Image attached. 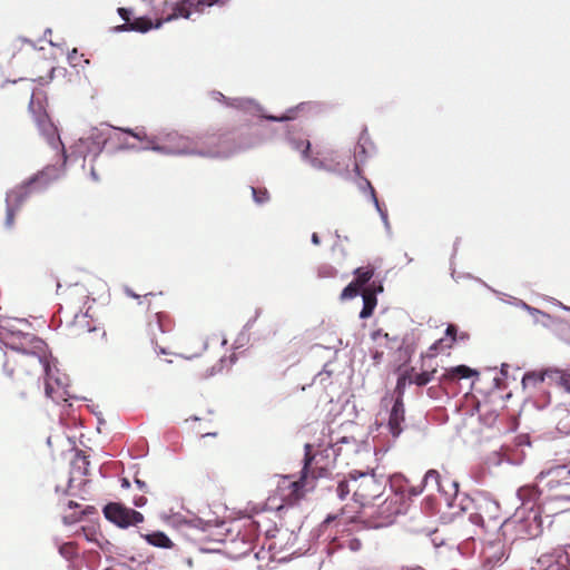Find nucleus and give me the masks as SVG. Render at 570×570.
<instances>
[{
  "mask_svg": "<svg viewBox=\"0 0 570 570\" xmlns=\"http://www.w3.org/2000/svg\"><path fill=\"white\" fill-rule=\"evenodd\" d=\"M380 217L382 219V223H383V225L385 227V230H386L387 235L391 236L392 233H391V225H390V222H389L387 213H381Z\"/></svg>",
  "mask_w": 570,
  "mask_h": 570,
  "instance_id": "680f3d73",
  "label": "nucleus"
},
{
  "mask_svg": "<svg viewBox=\"0 0 570 570\" xmlns=\"http://www.w3.org/2000/svg\"><path fill=\"white\" fill-rule=\"evenodd\" d=\"M134 482L135 484L137 485V488L140 490V491H144V492H147L148 491V485L145 481L140 480L139 478H137V475H135L134 478Z\"/></svg>",
  "mask_w": 570,
  "mask_h": 570,
  "instance_id": "69168bd1",
  "label": "nucleus"
},
{
  "mask_svg": "<svg viewBox=\"0 0 570 570\" xmlns=\"http://www.w3.org/2000/svg\"><path fill=\"white\" fill-rule=\"evenodd\" d=\"M412 372H414V368H410L401 373L396 381V386L393 392V400H401L403 401L405 389L409 384H413L412 382Z\"/></svg>",
  "mask_w": 570,
  "mask_h": 570,
  "instance_id": "bb28decb",
  "label": "nucleus"
},
{
  "mask_svg": "<svg viewBox=\"0 0 570 570\" xmlns=\"http://www.w3.org/2000/svg\"><path fill=\"white\" fill-rule=\"evenodd\" d=\"M350 481L353 483V497L362 505L374 504L384 493L390 479L374 470L360 471L353 470L348 473Z\"/></svg>",
  "mask_w": 570,
  "mask_h": 570,
  "instance_id": "20e7f679",
  "label": "nucleus"
},
{
  "mask_svg": "<svg viewBox=\"0 0 570 570\" xmlns=\"http://www.w3.org/2000/svg\"><path fill=\"white\" fill-rule=\"evenodd\" d=\"M371 336H372V340H374V341H376L379 337H384L386 340L390 338L389 333H384L383 330H381V328L372 332Z\"/></svg>",
  "mask_w": 570,
  "mask_h": 570,
  "instance_id": "338daca9",
  "label": "nucleus"
},
{
  "mask_svg": "<svg viewBox=\"0 0 570 570\" xmlns=\"http://www.w3.org/2000/svg\"><path fill=\"white\" fill-rule=\"evenodd\" d=\"M286 140L294 150L301 153L302 159L306 160L308 158L311 142L304 132L297 130L295 126H292L287 129Z\"/></svg>",
  "mask_w": 570,
  "mask_h": 570,
  "instance_id": "6ab92c4d",
  "label": "nucleus"
},
{
  "mask_svg": "<svg viewBox=\"0 0 570 570\" xmlns=\"http://www.w3.org/2000/svg\"><path fill=\"white\" fill-rule=\"evenodd\" d=\"M58 552L63 559L68 561L75 559L78 554L77 547L73 542H65L59 544Z\"/></svg>",
  "mask_w": 570,
  "mask_h": 570,
  "instance_id": "c9c22d12",
  "label": "nucleus"
},
{
  "mask_svg": "<svg viewBox=\"0 0 570 570\" xmlns=\"http://www.w3.org/2000/svg\"><path fill=\"white\" fill-rule=\"evenodd\" d=\"M304 449H305V455H304V460H303L304 464H303V468L301 471L299 481H303L307 476L309 466L314 460V456L311 454L312 445L307 443V444H305Z\"/></svg>",
  "mask_w": 570,
  "mask_h": 570,
  "instance_id": "4c0bfd02",
  "label": "nucleus"
},
{
  "mask_svg": "<svg viewBox=\"0 0 570 570\" xmlns=\"http://www.w3.org/2000/svg\"><path fill=\"white\" fill-rule=\"evenodd\" d=\"M87 148H88V140H82V138H79L71 146V148H70L71 151H70V155H67V159L70 157V158H75V159L82 158L85 160L87 156H92V154H89V151H87Z\"/></svg>",
  "mask_w": 570,
  "mask_h": 570,
  "instance_id": "473e14b6",
  "label": "nucleus"
},
{
  "mask_svg": "<svg viewBox=\"0 0 570 570\" xmlns=\"http://www.w3.org/2000/svg\"><path fill=\"white\" fill-rule=\"evenodd\" d=\"M129 26H130V23H129V21H127V22H125L122 24H119V26L115 27V31L116 32L130 31Z\"/></svg>",
  "mask_w": 570,
  "mask_h": 570,
  "instance_id": "774afa93",
  "label": "nucleus"
},
{
  "mask_svg": "<svg viewBox=\"0 0 570 570\" xmlns=\"http://www.w3.org/2000/svg\"><path fill=\"white\" fill-rule=\"evenodd\" d=\"M541 512V509L517 508L512 518L505 523V527L512 528L515 539H534L543 530Z\"/></svg>",
  "mask_w": 570,
  "mask_h": 570,
  "instance_id": "423d86ee",
  "label": "nucleus"
},
{
  "mask_svg": "<svg viewBox=\"0 0 570 570\" xmlns=\"http://www.w3.org/2000/svg\"><path fill=\"white\" fill-rule=\"evenodd\" d=\"M173 524H187L191 528L198 529L203 532H207L209 534H214L213 530L225 529L226 522L224 520H219L218 518L213 519H202L199 517H193L190 519L183 518L179 513H175L170 517Z\"/></svg>",
  "mask_w": 570,
  "mask_h": 570,
  "instance_id": "4468645a",
  "label": "nucleus"
},
{
  "mask_svg": "<svg viewBox=\"0 0 570 570\" xmlns=\"http://www.w3.org/2000/svg\"><path fill=\"white\" fill-rule=\"evenodd\" d=\"M19 209L14 208L11 205H6V218H4V227L7 229H11L14 226L16 214Z\"/></svg>",
  "mask_w": 570,
  "mask_h": 570,
  "instance_id": "c03bdc74",
  "label": "nucleus"
},
{
  "mask_svg": "<svg viewBox=\"0 0 570 570\" xmlns=\"http://www.w3.org/2000/svg\"><path fill=\"white\" fill-rule=\"evenodd\" d=\"M362 291H360V287L355 282H351L347 286H345L341 293V299H351L356 297L357 295H361Z\"/></svg>",
  "mask_w": 570,
  "mask_h": 570,
  "instance_id": "a19ab883",
  "label": "nucleus"
},
{
  "mask_svg": "<svg viewBox=\"0 0 570 570\" xmlns=\"http://www.w3.org/2000/svg\"><path fill=\"white\" fill-rule=\"evenodd\" d=\"M68 62L71 65V66H76L77 65V60H78V50L75 48L72 49L69 53H68Z\"/></svg>",
  "mask_w": 570,
  "mask_h": 570,
  "instance_id": "e2e57ef3",
  "label": "nucleus"
},
{
  "mask_svg": "<svg viewBox=\"0 0 570 570\" xmlns=\"http://www.w3.org/2000/svg\"><path fill=\"white\" fill-rule=\"evenodd\" d=\"M118 130H120L121 132H126L128 135H130L131 137L136 138L137 140H140V141H147L148 145L139 148V150H153L150 147L155 146V145H158L157 142H155V138H149L145 131L144 128L141 129H130V128H127V129H121V128H118Z\"/></svg>",
  "mask_w": 570,
  "mask_h": 570,
  "instance_id": "c85d7f7f",
  "label": "nucleus"
},
{
  "mask_svg": "<svg viewBox=\"0 0 570 570\" xmlns=\"http://www.w3.org/2000/svg\"><path fill=\"white\" fill-rule=\"evenodd\" d=\"M317 275L321 278H331L337 275V271L333 266L325 264L318 267Z\"/></svg>",
  "mask_w": 570,
  "mask_h": 570,
  "instance_id": "de8ad7c7",
  "label": "nucleus"
},
{
  "mask_svg": "<svg viewBox=\"0 0 570 570\" xmlns=\"http://www.w3.org/2000/svg\"><path fill=\"white\" fill-rule=\"evenodd\" d=\"M513 304H514L515 306H519V307H521V308H523V309L528 311L531 315H533L534 313H539V309H538V308H535V307H532V306L528 305V304H527L525 302H523V301L513 302Z\"/></svg>",
  "mask_w": 570,
  "mask_h": 570,
  "instance_id": "13d9d810",
  "label": "nucleus"
},
{
  "mask_svg": "<svg viewBox=\"0 0 570 570\" xmlns=\"http://www.w3.org/2000/svg\"><path fill=\"white\" fill-rule=\"evenodd\" d=\"M164 7L170 6L173 12L169 13L167 17L158 19L156 23H153L151 19L148 17H139L135 18L131 21H129L130 31L146 33L151 29H159L165 22H169L171 20H175L177 18H190V10H188L185 4H178V3H169V1L164 0L161 3Z\"/></svg>",
  "mask_w": 570,
  "mask_h": 570,
  "instance_id": "6e6552de",
  "label": "nucleus"
},
{
  "mask_svg": "<svg viewBox=\"0 0 570 570\" xmlns=\"http://www.w3.org/2000/svg\"><path fill=\"white\" fill-rule=\"evenodd\" d=\"M365 189L364 191H367L370 195V199L375 206V209L377 210L379 215L381 216V213H387L386 209L382 208L377 197L374 187L371 185L370 180L364 178Z\"/></svg>",
  "mask_w": 570,
  "mask_h": 570,
  "instance_id": "58836bf2",
  "label": "nucleus"
},
{
  "mask_svg": "<svg viewBox=\"0 0 570 570\" xmlns=\"http://www.w3.org/2000/svg\"><path fill=\"white\" fill-rule=\"evenodd\" d=\"M209 97L214 101L223 104L226 107L244 110L246 112L262 117L266 120L279 121V122H284V121L294 119L296 110L303 109L305 107V104H301L295 108H289L285 114H283L281 116H273V115L263 114V107L256 100H254L252 98H245V97L228 98L218 90H212L209 92Z\"/></svg>",
  "mask_w": 570,
  "mask_h": 570,
  "instance_id": "39448f33",
  "label": "nucleus"
},
{
  "mask_svg": "<svg viewBox=\"0 0 570 570\" xmlns=\"http://www.w3.org/2000/svg\"><path fill=\"white\" fill-rule=\"evenodd\" d=\"M541 493L542 491L538 488V485L528 484L520 487L517 491V497L521 502L519 508L541 509L539 504Z\"/></svg>",
  "mask_w": 570,
  "mask_h": 570,
  "instance_id": "a211bd4d",
  "label": "nucleus"
},
{
  "mask_svg": "<svg viewBox=\"0 0 570 570\" xmlns=\"http://www.w3.org/2000/svg\"><path fill=\"white\" fill-rule=\"evenodd\" d=\"M361 296L363 299V307L358 316L360 318L365 320L372 316L377 304V298L374 297L373 294H365L363 292L361 293Z\"/></svg>",
  "mask_w": 570,
  "mask_h": 570,
  "instance_id": "c756f323",
  "label": "nucleus"
},
{
  "mask_svg": "<svg viewBox=\"0 0 570 570\" xmlns=\"http://www.w3.org/2000/svg\"><path fill=\"white\" fill-rule=\"evenodd\" d=\"M234 142L233 132L227 131L198 137L197 140L180 137L177 146L155 145L150 148L163 155L227 159L235 155Z\"/></svg>",
  "mask_w": 570,
  "mask_h": 570,
  "instance_id": "f03ea898",
  "label": "nucleus"
},
{
  "mask_svg": "<svg viewBox=\"0 0 570 570\" xmlns=\"http://www.w3.org/2000/svg\"><path fill=\"white\" fill-rule=\"evenodd\" d=\"M459 328L455 324H449L445 330V336L451 338V342H455L458 340Z\"/></svg>",
  "mask_w": 570,
  "mask_h": 570,
  "instance_id": "603ef678",
  "label": "nucleus"
},
{
  "mask_svg": "<svg viewBox=\"0 0 570 570\" xmlns=\"http://www.w3.org/2000/svg\"><path fill=\"white\" fill-rule=\"evenodd\" d=\"M250 335L249 331H246L244 328L240 330L238 333L236 340L234 341V348L238 350L244 347L249 342Z\"/></svg>",
  "mask_w": 570,
  "mask_h": 570,
  "instance_id": "a18cd8bd",
  "label": "nucleus"
},
{
  "mask_svg": "<svg viewBox=\"0 0 570 570\" xmlns=\"http://www.w3.org/2000/svg\"><path fill=\"white\" fill-rule=\"evenodd\" d=\"M225 362V357H222L219 360V362L215 365H213L212 367H209L207 371H206V374H205V377H212L214 376L215 374L219 373L222 370H223V363Z\"/></svg>",
  "mask_w": 570,
  "mask_h": 570,
  "instance_id": "3c124183",
  "label": "nucleus"
},
{
  "mask_svg": "<svg viewBox=\"0 0 570 570\" xmlns=\"http://www.w3.org/2000/svg\"><path fill=\"white\" fill-rule=\"evenodd\" d=\"M261 313H262V309L261 308H256L255 315L245 323L243 328L246 330V331H249L254 326V324L257 321V318L259 317Z\"/></svg>",
  "mask_w": 570,
  "mask_h": 570,
  "instance_id": "5fc2aeb1",
  "label": "nucleus"
},
{
  "mask_svg": "<svg viewBox=\"0 0 570 570\" xmlns=\"http://www.w3.org/2000/svg\"><path fill=\"white\" fill-rule=\"evenodd\" d=\"M342 547H347L351 551L356 552L362 548V541L357 538L347 539L342 543Z\"/></svg>",
  "mask_w": 570,
  "mask_h": 570,
  "instance_id": "09e8293b",
  "label": "nucleus"
},
{
  "mask_svg": "<svg viewBox=\"0 0 570 570\" xmlns=\"http://www.w3.org/2000/svg\"><path fill=\"white\" fill-rule=\"evenodd\" d=\"M548 379L562 386L567 392H570V373L552 368L548 372Z\"/></svg>",
  "mask_w": 570,
  "mask_h": 570,
  "instance_id": "7c9ffc66",
  "label": "nucleus"
},
{
  "mask_svg": "<svg viewBox=\"0 0 570 570\" xmlns=\"http://www.w3.org/2000/svg\"><path fill=\"white\" fill-rule=\"evenodd\" d=\"M550 370H547L544 372H527L522 377V385L524 389L529 386L537 387L538 385L541 386L544 383L546 377H548V372Z\"/></svg>",
  "mask_w": 570,
  "mask_h": 570,
  "instance_id": "cd10ccee",
  "label": "nucleus"
},
{
  "mask_svg": "<svg viewBox=\"0 0 570 570\" xmlns=\"http://www.w3.org/2000/svg\"><path fill=\"white\" fill-rule=\"evenodd\" d=\"M538 410H544L550 404V393L546 390L540 391L539 395L531 401Z\"/></svg>",
  "mask_w": 570,
  "mask_h": 570,
  "instance_id": "ea45409f",
  "label": "nucleus"
},
{
  "mask_svg": "<svg viewBox=\"0 0 570 570\" xmlns=\"http://www.w3.org/2000/svg\"><path fill=\"white\" fill-rule=\"evenodd\" d=\"M306 161L309 163V165L315 169H324L327 170V167L325 166L324 161L316 158V157H309L306 159Z\"/></svg>",
  "mask_w": 570,
  "mask_h": 570,
  "instance_id": "864d4df0",
  "label": "nucleus"
},
{
  "mask_svg": "<svg viewBox=\"0 0 570 570\" xmlns=\"http://www.w3.org/2000/svg\"><path fill=\"white\" fill-rule=\"evenodd\" d=\"M259 524L249 520L244 531H239L237 537L232 539L228 544V552L234 559L246 557L254 549L255 540L258 538Z\"/></svg>",
  "mask_w": 570,
  "mask_h": 570,
  "instance_id": "9b49d317",
  "label": "nucleus"
},
{
  "mask_svg": "<svg viewBox=\"0 0 570 570\" xmlns=\"http://www.w3.org/2000/svg\"><path fill=\"white\" fill-rule=\"evenodd\" d=\"M232 132L235 138V155L255 146L256 140L248 132H243L238 130H233Z\"/></svg>",
  "mask_w": 570,
  "mask_h": 570,
  "instance_id": "393cba45",
  "label": "nucleus"
},
{
  "mask_svg": "<svg viewBox=\"0 0 570 570\" xmlns=\"http://www.w3.org/2000/svg\"><path fill=\"white\" fill-rule=\"evenodd\" d=\"M146 542L150 546L161 549H170L174 543L170 538L163 531H154L150 533L141 534Z\"/></svg>",
  "mask_w": 570,
  "mask_h": 570,
  "instance_id": "b1692460",
  "label": "nucleus"
},
{
  "mask_svg": "<svg viewBox=\"0 0 570 570\" xmlns=\"http://www.w3.org/2000/svg\"><path fill=\"white\" fill-rule=\"evenodd\" d=\"M114 130H116V128L109 125H101L100 127L91 128L87 137H81L82 140H88L87 151L92 154V160L102 153L107 141L111 139Z\"/></svg>",
  "mask_w": 570,
  "mask_h": 570,
  "instance_id": "ddd939ff",
  "label": "nucleus"
},
{
  "mask_svg": "<svg viewBox=\"0 0 570 570\" xmlns=\"http://www.w3.org/2000/svg\"><path fill=\"white\" fill-rule=\"evenodd\" d=\"M449 374L452 379H458V380L470 379L472 376L479 375L476 370H473L466 365L454 366L450 370Z\"/></svg>",
  "mask_w": 570,
  "mask_h": 570,
  "instance_id": "72a5a7b5",
  "label": "nucleus"
},
{
  "mask_svg": "<svg viewBox=\"0 0 570 570\" xmlns=\"http://www.w3.org/2000/svg\"><path fill=\"white\" fill-rule=\"evenodd\" d=\"M459 507H460V510L464 511V512L470 511L472 508L476 509V510H482L483 507H485L488 509H493V510L498 509V504L494 501L488 500L484 497L471 498L468 494H465L461 499ZM469 521L472 524L478 525V527H483V524H484V518L480 511L470 512Z\"/></svg>",
  "mask_w": 570,
  "mask_h": 570,
  "instance_id": "f8f14e48",
  "label": "nucleus"
},
{
  "mask_svg": "<svg viewBox=\"0 0 570 570\" xmlns=\"http://www.w3.org/2000/svg\"><path fill=\"white\" fill-rule=\"evenodd\" d=\"M253 200L257 205H264L269 202V193L266 188L250 187Z\"/></svg>",
  "mask_w": 570,
  "mask_h": 570,
  "instance_id": "e433bc0d",
  "label": "nucleus"
},
{
  "mask_svg": "<svg viewBox=\"0 0 570 570\" xmlns=\"http://www.w3.org/2000/svg\"><path fill=\"white\" fill-rule=\"evenodd\" d=\"M3 330L7 332L4 346L27 356L30 364L39 366L43 372L46 396L57 404L71 397L67 390L69 377L57 367V360L49 355L46 342L31 333L9 327Z\"/></svg>",
  "mask_w": 570,
  "mask_h": 570,
  "instance_id": "f257e3e1",
  "label": "nucleus"
},
{
  "mask_svg": "<svg viewBox=\"0 0 570 570\" xmlns=\"http://www.w3.org/2000/svg\"><path fill=\"white\" fill-rule=\"evenodd\" d=\"M147 503V498L144 495H136L132 499V504L137 508H142Z\"/></svg>",
  "mask_w": 570,
  "mask_h": 570,
  "instance_id": "052dcab7",
  "label": "nucleus"
},
{
  "mask_svg": "<svg viewBox=\"0 0 570 570\" xmlns=\"http://www.w3.org/2000/svg\"><path fill=\"white\" fill-rule=\"evenodd\" d=\"M118 14L119 17L125 21H131L130 20V16H131V9H128V8H118Z\"/></svg>",
  "mask_w": 570,
  "mask_h": 570,
  "instance_id": "bf43d9fd",
  "label": "nucleus"
},
{
  "mask_svg": "<svg viewBox=\"0 0 570 570\" xmlns=\"http://www.w3.org/2000/svg\"><path fill=\"white\" fill-rule=\"evenodd\" d=\"M405 422L404 403L401 400H393L389 414V431L393 438H399L403 432V423Z\"/></svg>",
  "mask_w": 570,
  "mask_h": 570,
  "instance_id": "f3484780",
  "label": "nucleus"
},
{
  "mask_svg": "<svg viewBox=\"0 0 570 570\" xmlns=\"http://www.w3.org/2000/svg\"><path fill=\"white\" fill-rule=\"evenodd\" d=\"M425 488L435 489L440 493V499L444 501L448 508L455 507L459 494V482L450 479H442L439 471L430 469L422 479Z\"/></svg>",
  "mask_w": 570,
  "mask_h": 570,
  "instance_id": "0eeeda50",
  "label": "nucleus"
},
{
  "mask_svg": "<svg viewBox=\"0 0 570 570\" xmlns=\"http://www.w3.org/2000/svg\"><path fill=\"white\" fill-rule=\"evenodd\" d=\"M365 294H373L374 297L383 292V284L381 281L371 279L370 283L362 289Z\"/></svg>",
  "mask_w": 570,
  "mask_h": 570,
  "instance_id": "37998d69",
  "label": "nucleus"
},
{
  "mask_svg": "<svg viewBox=\"0 0 570 570\" xmlns=\"http://www.w3.org/2000/svg\"><path fill=\"white\" fill-rule=\"evenodd\" d=\"M376 151L375 145L370 138L367 129L364 128L360 134L356 146L354 147V171L361 175V165H363Z\"/></svg>",
  "mask_w": 570,
  "mask_h": 570,
  "instance_id": "2eb2a0df",
  "label": "nucleus"
},
{
  "mask_svg": "<svg viewBox=\"0 0 570 570\" xmlns=\"http://www.w3.org/2000/svg\"><path fill=\"white\" fill-rule=\"evenodd\" d=\"M232 132L235 138V155L255 146L256 140L248 132H243L238 130H233Z\"/></svg>",
  "mask_w": 570,
  "mask_h": 570,
  "instance_id": "a878e982",
  "label": "nucleus"
},
{
  "mask_svg": "<svg viewBox=\"0 0 570 570\" xmlns=\"http://www.w3.org/2000/svg\"><path fill=\"white\" fill-rule=\"evenodd\" d=\"M397 497L394 495L391 500H390V503L389 505L386 507V511L390 512V515L392 514H400L402 511H401V505L397 504Z\"/></svg>",
  "mask_w": 570,
  "mask_h": 570,
  "instance_id": "8fccbe9b",
  "label": "nucleus"
},
{
  "mask_svg": "<svg viewBox=\"0 0 570 570\" xmlns=\"http://www.w3.org/2000/svg\"><path fill=\"white\" fill-rule=\"evenodd\" d=\"M62 166L48 165L42 170L32 175L21 185L9 190L6 196V205H11L19 209L26 200L36 193H43L50 184L62 176Z\"/></svg>",
  "mask_w": 570,
  "mask_h": 570,
  "instance_id": "7ed1b4c3",
  "label": "nucleus"
},
{
  "mask_svg": "<svg viewBox=\"0 0 570 570\" xmlns=\"http://www.w3.org/2000/svg\"><path fill=\"white\" fill-rule=\"evenodd\" d=\"M539 482L546 481V487L552 489L561 483L568 484L570 480V464L556 465L542 471L537 476Z\"/></svg>",
  "mask_w": 570,
  "mask_h": 570,
  "instance_id": "dca6fc26",
  "label": "nucleus"
},
{
  "mask_svg": "<svg viewBox=\"0 0 570 570\" xmlns=\"http://www.w3.org/2000/svg\"><path fill=\"white\" fill-rule=\"evenodd\" d=\"M90 464L89 458L82 451H77L72 465L78 469L82 475L88 474V466Z\"/></svg>",
  "mask_w": 570,
  "mask_h": 570,
  "instance_id": "f704fd0d",
  "label": "nucleus"
},
{
  "mask_svg": "<svg viewBox=\"0 0 570 570\" xmlns=\"http://www.w3.org/2000/svg\"><path fill=\"white\" fill-rule=\"evenodd\" d=\"M433 372L423 371L419 374L413 375L412 374V382L413 384H416L417 386H425L433 380Z\"/></svg>",
  "mask_w": 570,
  "mask_h": 570,
  "instance_id": "79ce46f5",
  "label": "nucleus"
},
{
  "mask_svg": "<svg viewBox=\"0 0 570 570\" xmlns=\"http://www.w3.org/2000/svg\"><path fill=\"white\" fill-rule=\"evenodd\" d=\"M350 482V479L342 480L338 482L336 493L340 500H345L348 493L351 492Z\"/></svg>",
  "mask_w": 570,
  "mask_h": 570,
  "instance_id": "49530a36",
  "label": "nucleus"
},
{
  "mask_svg": "<svg viewBox=\"0 0 570 570\" xmlns=\"http://www.w3.org/2000/svg\"><path fill=\"white\" fill-rule=\"evenodd\" d=\"M144 3L151 7L155 14L164 13V9L160 8V4L156 3V0H141ZM185 3L189 6H195L197 10H202L204 7H225L230 0H184Z\"/></svg>",
  "mask_w": 570,
  "mask_h": 570,
  "instance_id": "412c9836",
  "label": "nucleus"
},
{
  "mask_svg": "<svg viewBox=\"0 0 570 570\" xmlns=\"http://www.w3.org/2000/svg\"><path fill=\"white\" fill-rule=\"evenodd\" d=\"M532 316L535 324H541L551 331H558L559 327L569 326V321L562 320L560 317H553L540 309L539 313H534Z\"/></svg>",
  "mask_w": 570,
  "mask_h": 570,
  "instance_id": "4be33fe9",
  "label": "nucleus"
},
{
  "mask_svg": "<svg viewBox=\"0 0 570 570\" xmlns=\"http://www.w3.org/2000/svg\"><path fill=\"white\" fill-rule=\"evenodd\" d=\"M553 558L544 570H570V547L556 549Z\"/></svg>",
  "mask_w": 570,
  "mask_h": 570,
  "instance_id": "5701e85b",
  "label": "nucleus"
},
{
  "mask_svg": "<svg viewBox=\"0 0 570 570\" xmlns=\"http://www.w3.org/2000/svg\"><path fill=\"white\" fill-rule=\"evenodd\" d=\"M552 332L556 333L558 336H560L563 340H569L570 338V322H569V326L559 327L558 331H552Z\"/></svg>",
  "mask_w": 570,
  "mask_h": 570,
  "instance_id": "6e6d98bb",
  "label": "nucleus"
},
{
  "mask_svg": "<svg viewBox=\"0 0 570 570\" xmlns=\"http://www.w3.org/2000/svg\"><path fill=\"white\" fill-rule=\"evenodd\" d=\"M435 504H436V502H435V498H433V497H431V495L426 497V498L423 500V507H424V509H426V510H429V511H431V512H433V511H434Z\"/></svg>",
  "mask_w": 570,
  "mask_h": 570,
  "instance_id": "4d7b16f0",
  "label": "nucleus"
},
{
  "mask_svg": "<svg viewBox=\"0 0 570 570\" xmlns=\"http://www.w3.org/2000/svg\"><path fill=\"white\" fill-rule=\"evenodd\" d=\"M424 488H425V487H423V484L421 483V484H420V485H417V487H410L407 491H409V494H410L411 497H417L419 494H421V493H422V491H423V489H424Z\"/></svg>",
  "mask_w": 570,
  "mask_h": 570,
  "instance_id": "0e129e2a",
  "label": "nucleus"
},
{
  "mask_svg": "<svg viewBox=\"0 0 570 570\" xmlns=\"http://www.w3.org/2000/svg\"><path fill=\"white\" fill-rule=\"evenodd\" d=\"M104 517L120 529H127L144 521L139 511L128 508L119 502H109L102 509Z\"/></svg>",
  "mask_w": 570,
  "mask_h": 570,
  "instance_id": "1a4fd4ad",
  "label": "nucleus"
},
{
  "mask_svg": "<svg viewBox=\"0 0 570 570\" xmlns=\"http://www.w3.org/2000/svg\"><path fill=\"white\" fill-rule=\"evenodd\" d=\"M552 419L559 433L570 434V403L557 405L552 411Z\"/></svg>",
  "mask_w": 570,
  "mask_h": 570,
  "instance_id": "aec40b11",
  "label": "nucleus"
},
{
  "mask_svg": "<svg viewBox=\"0 0 570 570\" xmlns=\"http://www.w3.org/2000/svg\"><path fill=\"white\" fill-rule=\"evenodd\" d=\"M35 121L38 127L40 135L46 139L48 145L53 149L60 153L61 159L60 164H56L57 166H62V174L65 173V165L67 161V151L65 145L60 139V135L58 132L57 127L50 120L49 116L46 112L35 114Z\"/></svg>",
  "mask_w": 570,
  "mask_h": 570,
  "instance_id": "9d476101",
  "label": "nucleus"
},
{
  "mask_svg": "<svg viewBox=\"0 0 570 570\" xmlns=\"http://www.w3.org/2000/svg\"><path fill=\"white\" fill-rule=\"evenodd\" d=\"M355 283L358 287L364 288L374 276L373 267H357L354 269Z\"/></svg>",
  "mask_w": 570,
  "mask_h": 570,
  "instance_id": "2f4dec72",
  "label": "nucleus"
}]
</instances>
